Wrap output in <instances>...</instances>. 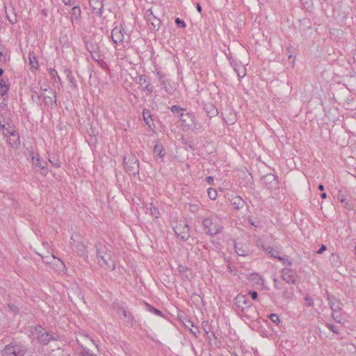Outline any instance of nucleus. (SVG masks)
Here are the masks:
<instances>
[{"label": "nucleus", "instance_id": "1", "mask_svg": "<svg viewBox=\"0 0 356 356\" xmlns=\"http://www.w3.org/2000/svg\"><path fill=\"white\" fill-rule=\"evenodd\" d=\"M96 252L97 262L101 267L110 270H115V260L111 245L99 243L96 244Z\"/></svg>", "mask_w": 356, "mask_h": 356}, {"label": "nucleus", "instance_id": "2", "mask_svg": "<svg viewBox=\"0 0 356 356\" xmlns=\"http://www.w3.org/2000/svg\"><path fill=\"white\" fill-rule=\"evenodd\" d=\"M202 225L206 234L209 235H216L219 233L222 227L214 221L213 219L208 218L202 221Z\"/></svg>", "mask_w": 356, "mask_h": 356}, {"label": "nucleus", "instance_id": "3", "mask_svg": "<svg viewBox=\"0 0 356 356\" xmlns=\"http://www.w3.org/2000/svg\"><path fill=\"white\" fill-rule=\"evenodd\" d=\"M38 97L42 98L44 104L47 106L52 105L56 102V93L49 87L41 88Z\"/></svg>", "mask_w": 356, "mask_h": 356}, {"label": "nucleus", "instance_id": "4", "mask_svg": "<svg viewBox=\"0 0 356 356\" xmlns=\"http://www.w3.org/2000/svg\"><path fill=\"white\" fill-rule=\"evenodd\" d=\"M36 332L39 341L44 345H47L51 340H57L58 339L57 334L47 332L44 328L40 326L36 328Z\"/></svg>", "mask_w": 356, "mask_h": 356}, {"label": "nucleus", "instance_id": "5", "mask_svg": "<svg viewBox=\"0 0 356 356\" xmlns=\"http://www.w3.org/2000/svg\"><path fill=\"white\" fill-rule=\"evenodd\" d=\"M124 164L127 171L135 174L138 172L139 163L138 160L134 156L129 155L124 156Z\"/></svg>", "mask_w": 356, "mask_h": 356}, {"label": "nucleus", "instance_id": "6", "mask_svg": "<svg viewBox=\"0 0 356 356\" xmlns=\"http://www.w3.org/2000/svg\"><path fill=\"white\" fill-rule=\"evenodd\" d=\"M25 351L19 345H8L3 350L4 356H24Z\"/></svg>", "mask_w": 356, "mask_h": 356}, {"label": "nucleus", "instance_id": "7", "mask_svg": "<svg viewBox=\"0 0 356 356\" xmlns=\"http://www.w3.org/2000/svg\"><path fill=\"white\" fill-rule=\"evenodd\" d=\"M327 300L329 302L330 307L332 311V318L337 322H340L339 320H337V318L334 317V313H338L341 307L342 303L341 301L335 298L334 296L328 294L327 295Z\"/></svg>", "mask_w": 356, "mask_h": 356}, {"label": "nucleus", "instance_id": "8", "mask_svg": "<svg viewBox=\"0 0 356 356\" xmlns=\"http://www.w3.org/2000/svg\"><path fill=\"white\" fill-rule=\"evenodd\" d=\"M179 117L183 127L192 129L195 128V125L194 123L195 118L191 113H180Z\"/></svg>", "mask_w": 356, "mask_h": 356}, {"label": "nucleus", "instance_id": "9", "mask_svg": "<svg viewBox=\"0 0 356 356\" xmlns=\"http://www.w3.org/2000/svg\"><path fill=\"white\" fill-rule=\"evenodd\" d=\"M124 32L122 26H115L111 31V38L115 44L121 43L124 40Z\"/></svg>", "mask_w": 356, "mask_h": 356}, {"label": "nucleus", "instance_id": "10", "mask_svg": "<svg viewBox=\"0 0 356 356\" xmlns=\"http://www.w3.org/2000/svg\"><path fill=\"white\" fill-rule=\"evenodd\" d=\"M282 278L289 284H295L297 282V275L296 271L290 268H284L282 270Z\"/></svg>", "mask_w": 356, "mask_h": 356}, {"label": "nucleus", "instance_id": "11", "mask_svg": "<svg viewBox=\"0 0 356 356\" xmlns=\"http://www.w3.org/2000/svg\"><path fill=\"white\" fill-rule=\"evenodd\" d=\"M262 184L270 190L276 188L278 184L277 177L273 174H268L263 177Z\"/></svg>", "mask_w": 356, "mask_h": 356}, {"label": "nucleus", "instance_id": "12", "mask_svg": "<svg viewBox=\"0 0 356 356\" xmlns=\"http://www.w3.org/2000/svg\"><path fill=\"white\" fill-rule=\"evenodd\" d=\"M89 4L94 13L99 17L102 15V10L104 8L102 0H90Z\"/></svg>", "mask_w": 356, "mask_h": 356}, {"label": "nucleus", "instance_id": "13", "mask_svg": "<svg viewBox=\"0 0 356 356\" xmlns=\"http://www.w3.org/2000/svg\"><path fill=\"white\" fill-rule=\"evenodd\" d=\"M146 18L148 21L151 22L152 26L154 29L158 30L160 27L161 20L153 15L151 9H148L145 13Z\"/></svg>", "mask_w": 356, "mask_h": 356}, {"label": "nucleus", "instance_id": "14", "mask_svg": "<svg viewBox=\"0 0 356 356\" xmlns=\"http://www.w3.org/2000/svg\"><path fill=\"white\" fill-rule=\"evenodd\" d=\"M174 231L177 236L183 241H186L189 236L188 228L186 225H184L183 227L181 225L177 226L174 228Z\"/></svg>", "mask_w": 356, "mask_h": 356}, {"label": "nucleus", "instance_id": "15", "mask_svg": "<svg viewBox=\"0 0 356 356\" xmlns=\"http://www.w3.org/2000/svg\"><path fill=\"white\" fill-rule=\"evenodd\" d=\"M10 135L8 137V143L10 145L15 149L18 148L20 145L19 135V134L15 131L12 132H9Z\"/></svg>", "mask_w": 356, "mask_h": 356}, {"label": "nucleus", "instance_id": "16", "mask_svg": "<svg viewBox=\"0 0 356 356\" xmlns=\"http://www.w3.org/2000/svg\"><path fill=\"white\" fill-rule=\"evenodd\" d=\"M204 109L209 118L215 117L218 115V111L215 105L211 102L204 104Z\"/></svg>", "mask_w": 356, "mask_h": 356}, {"label": "nucleus", "instance_id": "17", "mask_svg": "<svg viewBox=\"0 0 356 356\" xmlns=\"http://www.w3.org/2000/svg\"><path fill=\"white\" fill-rule=\"evenodd\" d=\"M5 10L6 18L10 22V23L11 24H16L17 22V17L16 13L14 10V8H8L6 6H5Z\"/></svg>", "mask_w": 356, "mask_h": 356}, {"label": "nucleus", "instance_id": "18", "mask_svg": "<svg viewBox=\"0 0 356 356\" xmlns=\"http://www.w3.org/2000/svg\"><path fill=\"white\" fill-rule=\"evenodd\" d=\"M31 156L32 159V163L35 167H38L40 168L42 170H43L44 173L47 172V168L42 165V160L40 156H37L34 155V153L33 152H31Z\"/></svg>", "mask_w": 356, "mask_h": 356}, {"label": "nucleus", "instance_id": "19", "mask_svg": "<svg viewBox=\"0 0 356 356\" xmlns=\"http://www.w3.org/2000/svg\"><path fill=\"white\" fill-rule=\"evenodd\" d=\"M88 51L90 53L92 59L97 62L99 65L102 67H104V65H106V63L102 58V55L97 51H95L94 49H90V47H88Z\"/></svg>", "mask_w": 356, "mask_h": 356}, {"label": "nucleus", "instance_id": "20", "mask_svg": "<svg viewBox=\"0 0 356 356\" xmlns=\"http://www.w3.org/2000/svg\"><path fill=\"white\" fill-rule=\"evenodd\" d=\"M262 248L270 257L276 258V259H279L280 261L284 260L283 257L280 256V252L276 250H274L272 247H270V246L265 247L264 245H262Z\"/></svg>", "mask_w": 356, "mask_h": 356}, {"label": "nucleus", "instance_id": "21", "mask_svg": "<svg viewBox=\"0 0 356 356\" xmlns=\"http://www.w3.org/2000/svg\"><path fill=\"white\" fill-rule=\"evenodd\" d=\"M231 204L236 210L243 208L245 204V201L239 196L234 197L231 200Z\"/></svg>", "mask_w": 356, "mask_h": 356}, {"label": "nucleus", "instance_id": "22", "mask_svg": "<svg viewBox=\"0 0 356 356\" xmlns=\"http://www.w3.org/2000/svg\"><path fill=\"white\" fill-rule=\"evenodd\" d=\"M153 153L155 157L159 158L163 160L164 156L163 145L157 142L153 148Z\"/></svg>", "mask_w": 356, "mask_h": 356}, {"label": "nucleus", "instance_id": "23", "mask_svg": "<svg viewBox=\"0 0 356 356\" xmlns=\"http://www.w3.org/2000/svg\"><path fill=\"white\" fill-rule=\"evenodd\" d=\"M184 324L186 327L189 329L192 334H193L196 337H197V334L200 332L198 327L194 325L193 322L190 319H186Z\"/></svg>", "mask_w": 356, "mask_h": 356}, {"label": "nucleus", "instance_id": "24", "mask_svg": "<svg viewBox=\"0 0 356 356\" xmlns=\"http://www.w3.org/2000/svg\"><path fill=\"white\" fill-rule=\"evenodd\" d=\"M81 8L79 6H74L70 12L71 22L73 24L74 21H77L81 16Z\"/></svg>", "mask_w": 356, "mask_h": 356}, {"label": "nucleus", "instance_id": "25", "mask_svg": "<svg viewBox=\"0 0 356 356\" xmlns=\"http://www.w3.org/2000/svg\"><path fill=\"white\" fill-rule=\"evenodd\" d=\"M330 261L333 267H339L341 266L342 261L340 257L335 254H332L330 256Z\"/></svg>", "mask_w": 356, "mask_h": 356}, {"label": "nucleus", "instance_id": "26", "mask_svg": "<svg viewBox=\"0 0 356 356\" xmlns=\"http://www.w3.org/2000/svg\"><path fill=\"white\" fill-rule=\"evenodd\" d=\"M143 120L147 125L151 127V122H153L149 110L144 108L143 111Z\"/></svg>", "mask_w": 356, "mask_h": 356}, {"label": "nucleus", "instance_id": "27", "mask_svg": "<svg viewBox=\"0 0 356 356\" xmlns=\"http://www.w3.org/2000/svg\"><path fill=\"white\" fill-rule=\"evenodd\" d=\"M159 81L161 82V86L163 87V88L168 93H169V94L173 93L174 88L170 84L166 83L165 80L163 79V76L161 75L159 76Z\"/></svg>", "mask_w": 356, "mask_h": 356}, {"label": "nucleus", "instance_id": "28", "mask_svg": "<svg viewBox=\"0 0 356 356\" xmlns=\"http://www.w3.org/2000/svg\"><path fill=\"white\" fill-rule=\"evenodd\" d=\"M64 73L66 75L67 79H68V81L71 83L72 86L73 88H76V81H75L74 77L72 75V73L71 70H70L67 68H65L64 70Z\"/></svg>", "mask_w": 356, "mask_h": 356}, {"label": "nucleus", "instance_id": "29", "mask_svg": "<svg viewBox=\"0 0 356 356\" xmlns=\"http://www.w3.org/2000/svg\"><path fill=\"white\" fill-rule=\"evenodd\" d=\"M337 199L341 202L344 204V207L348 209H351V204L350 202L346 200L345 195L339 191L337 195Z\"/></svg>", "mask_w": 356, "mask_h": 356}, {"label": "nucleus", "instance_id": "30", "mask_svg": "<svg viewBox=\"0 0 356 356\" xmlns=\"http://www.w3.org/2000/svg\"><path fill=\"white\" fill-rule=\"evenodd\" d=\"M234 70L239 78H243L246 74V70L245 67L241 64H238V67H234Z\"/></svg>", "mask_w": 356, "mask_h": 356}, {"label": "nucleus", "instance_id": "31", "mask_svg": "<svg viewBox=\"0 0 356 356\" xmlns=\"http://www.w3.org/2000/svg\"><path fill=\"white\" fill-rule=\"evenodd\" d=\"M77 252L80 255H85L87 253L86 246L82 242H77L75 245Z\"/></svg>", "mask_w": 356, "mask_h": 356}, {"label": "nucleus", "instance_id": "32", "mask_svg": "<svg viewBox=\"0 0 356 356\" xmlns=\"http://www.w3.org/2000/svg\"><path fill=\"white\" fill-rule=\"evenodd\" d=\"M77 341V343H79V345L82 348V350L81 352V356H96V355H94L90 350V349H88V348L86 347H84L82 343H80L79 340L77 339H76Z\"/></svg>", "mask_w": 356, "mask_h": 356}, {"label": "nucleus", "instance_id": "33", "mask_svg": "<svg viewBox=\"0 0 356 356\" xmlns=\"http://www.w3.org/2000/svg\"><path fill=\"white\" fill-rule=\"evenodd\" d=\"M29 64L33 68L38 69V62L37 57L34 55L29 54Z\"/></svg>", "mask_w": 356, "mask_h": 356}, {"label": "nucleus", "instance_id": "34", "mask_svg": "<svg viewBox=\"0 0 356 356\" xmlns=\"http://www.w3.org/2000/svg\"><path fill=\"white\" fill-rule=\"evenodd\" d=\"M49 73L50 76H51V77H52L55 81H56V79H57V81H59V82H60V81H61V79H60V76H58L57 71H56L55 69H54V68H49Z\"/></svg>", "mask_w": 356, "mask_h": 356}, {"label": "nucleus", "instance_id": "35", "mask_svg": "<svg viewBox=\"0 0 356 356\" xmlns=\"http://www.w3.org/2000/svg\"><path fill=\"white\" fill-rule=\"evenodd\" d=\"M49 161L56 168H60L61 165V162L56 156L49 157Z\"/></svg>", "mask_w": 356, "mask_h": 356}, {"label": "nucleus", "instance_id": "36", "mask_svg": "<svg viewBox=\"0 0 356 356\" xmlns=\"http://www.w3.org/2000/svg\"><path fill=\"white\" fill-rule=\"evenodd\" d=\"M150 213L151 215L156 218H158L160 216V212L157 207H154L152 204H150Z\"/></svg>", "mask_w": 356, "mask_h": 356}, {"label": "nucleus", "instance_id": "37", "mask_svg": "<svg viewBox=\"0 0 356 356\" xmlns=\"http://www.w3.org/2000/svg\"><path fill=\"white\" fill-rule=\"evenodd\" d=\"M146 306H147L148 311H149L150 312H152L157 316H162V312L160 310L154 308V307H152V305H150L147 303H146Z\"/></svg>", "mask_w": 356, "mask_h": 356}, {"label": "nucleus", "instance_id": "38", "mask_svg": "<svg viewBox=\"0 0 356 356\" xmlns=\"http://www.w3.org/2000/svg\"><path fill=\"white\" fill-rule=\"evenodd\" d=\"M235 301H236V304L238 306H240V303H241V302L244 303L245 305L248 304L246 298H245L244 296H242V295L237 296L235 298Z\"/></svg>", "mask_w": 356, "mask_h": 356}, {"label": "nucleus", "instance_id": "39", "mask_svg": "<svg viewBox=\"0 0 356 356\" xmlns=\"http://www.w3.org/2000/svg\"><path fill=\"white\" fill-rule=\"evenodd\" d=\"M207 193H208V196L211 200H214L216 198L217 192L215 189L210 188L208 189Z\"/></svg>", "mask_w": 356, "mask_h": 356}, {"label": "nucleus", "instance_id": "40", "mask_svg": "<svg viewBox=\"0 0 356 356\" xmlns=\"http://www.w3.org/2000/svg\"><path fill=\"white\" fill-rule=\"evenodd\" d=\"M9 89V86L6 83H3V85L0 86V95L3 96Z\"/></svg>", "mask_w": 356, "mask_h": 356}, {"label": "nucleus", "instance_id": "41", "mask_svg": "<svg viewBox=\"0 0 356 356\" xmlns=\"http://www.w3.org/2000/svg\"><path fill=\"white\" fill-rule=\"evenodd\" d=\"M268 317L275 324L277 325L280 323V318L277 314H271Z\"/></svg>", "mask_w": 356, "mask_h": 356}, {"label": "nucleus", "instance_id": "42", "mask_svg": "<svg viewBox=\"0 0 356 356\" xmlns=\"http://www.w3.org/2000/svg\"><path fill=\"white\" fill-rule=\"evenodd\" d=\"M170 110L173 113H179L181 111H184V108L179 106L175 105L170 108Z\"/></svg>", "mask_w": 356, "mask_h": 356}, {"label": "nucleus", "instance_id": "43", "mask_svg": "<svg viewBox=\"0 0 356 356\" xmlns=\"http://www.w3.org/2000/svg\"><path fill=\"white\" fill-rule=\"evenodd\" d=\"M175 24L178 27H181V28H184L186 26V23L182 19H181L179 18L175 19Z\"/></svg>", "mask_w": 356, "mask_h": 356}, {"label": "nucleus", "instance_id": "44", "mask_svg": "<svg viewBox=\"0 0 356 356\" xmlns=\"http://www.w3.org/2000/svg\"><path fill=\"white\" fill-rule=\"evenodd\" d=\"M227 57H228L229 63L233 67V68L238 67V63L236 62V60L234 58H233L230 56H227Z\"/></svg>", "mask_w": 356, "mask_h": 356}, {"label": "nucleus", "instance_id": "45", "mask_svg": "<svg viewBox=\"0 0 356 356\" xmlns=\"http://www.w3.org/2000/svg\"><path fill=\"white\" fill-rule=\"evenodd\" d=\"M305 301L306 302L307 307H312L314 304L313 300L309 296H306L304 298Z\"/></svg>", "mask_w": 356, "mask_h": 356}, {"label": "nucleus", "instance_id": "46", "mask_svg": "<svg viewBox=\"0 0 356 356\" xmlns=\"http://www.w3.org/2000/svg\"><path fill=\"white\" fill-rule=\"evenodd\" d=\"M326 327H328L330 330H332L334 333H338L339 330L337 327L332 324L327 323Z\"/></svg>", "mask_w": 356, "mask_h": 356}, {"label": "nucleus", "instance_id": "47", "mask_svg": "<svg viewBox=\"0 0 356 356\" xmlns=\"http://www.w3.org/2000/svg\"><path fill=\"white\" fill-rule=\"evenodd\" d=\"M260 278L259 275L257 273H252L249 276V280L252 281L259 280Z\"/></svg>", "mask_w": 356, "mask_h": 356}, {"label": "nucleus", "instance_id": "48", "mask_svg": "<svg viewBox=\"0 0 356 356\" xmlns=\"http://www.w3.org/2000/svg\"><path fill=\"white\" fill-rule=\"evenodd\" d=\"M273 282H274L275 288H276L277 289H281L282 288V283L280 282L277 278L273 279Z\"/></svg>", "mask_w": 356, "mask_h": 356}, {"label": "nucleus", "instance_id": "49", "mask_svg": "<svg viewBox=\"0 0 356 356\" xmlns=\"http://www.w3.org/2000/svg\"><path fill=\"white\" fill-rule=\"evenodd\" d=\"M77 236L76 235H72L70 237V244L72 247L74 246V245L77 242H79L76 239Z\"/></svg>", "mask_w": 356, "mask_h": 356}, {"label": "nucleus", "instance_id": "50", "mask_svg": "<svg viewBox=\"0 0 356 356\" xmlns=\"http://www.w3.org/2000/svg\"><path fill=\"white\" fill-rule=\"evenodd\" d=\"M145 90L147 92V94L149 95L153 92L154 87L151 84L147 83L145 87Z\"/></svg>", "mask_w": 356, "mask_h": 356}, {"label": "nucleus", "instance_id": "51", "mask_svg": "<svg viewBox=\"0 0 356 356\" xmlns=\"http://www.w3.org/2000/svg\"><path fill=\"white\" fill-rule=\"evenodd\" d=\"M249 295L251 296V298L253 299V300H256L257 298V296H258V293L257 291H250L248 292Z\"/></svg>", "mask_w": 356, "mask_h": 356}, {"label": "nucleus", "instance_id": "52", "mask_svg": "<svg viewBox=\"0 0 356 356\" xmlns=\"http://www.w3.org/2000/svg\"><path fill=\"white\" fill-rule=\"evenodd\" d=\"M146 82H147L146 76L145 75L140 76V77H139L140 84L143 85V84L146 83Z\"/></svg>", "mask_w": 356, "mask_h": 356}, {"label": "nucleus", "instance_id": "53", "mask_svg": "<svg viewBox=\"0 0 356 356\" xmlns=\"http://www.w3.org/2000/svg\"><path fill=\"white\" fill-rule=\"evenodd\" d=\"M3 131V134L8 137L9 135H10V133L9 132H12V131H15V129H9L8 128H6L5 129L2 130Z\"/></svg>", "mask_w": 356, "mask_h": 356}, {"label": "nucleus", "instance_id": "54", "mask_svg": "<svg viewBox=\"0 0 356 356\" xmlns=\"http://www.w3.org/2000/svg\"><path fill=\"white\" fill-rule=\"evenodd\" d=\"M235 248H236V252L237 253L238 255H239V256H245V255L244 250L237 248L236 246H235Z\"/></svg>", "mask_w": 356, "mask_h": 356}, {"label": "nucleus", "instance_id": "55", "mask_svg": "<svg viewBox=\"0 0 356 356\" xmlns=\"http://www.w3.org/2000/svg\"><path fill=\"white\" fill-rule=\"evenodd\" d=\"M208 326H209V325H208V322L204 321V322L202 323V327H203V329H204V332H205V333H206L207 334H209V330H207V327H208Z\"/></svg>", "mask_w": 356, "mask_h": 356}, {"label": "nucleus", "instance_id": "56", "mask_svg": "<svg viewBox=\"0 0 356 356\" xmlns=\"http://www.w3.org/2000/svg\"><path fill=\"white\" fill-rule=\"evenodd\" d=\"M63 3L66 6H72L74 3V0H62Z\"/></svg>", "mask_w": 356, "mask_h": 356}, {"label": "nucleus", "instance_id": "57", "mask_svg": "<svg viewBox=\"0 0 356 356\" xmlns=\"http://www.w3.org/2000/svg\"><path fill=\"white\" fill-rule=\"evenodd\" d=\"M186 270H187V268H186V267H185V266H181V265H180V266H179V271L180 273H182V277H184V272Z\"/></svg>", "mask_w": 356, "mask_h": 356}, {"label": "nucleus", "instance_id": "58", "mask_svg": "<svg viewBox=\"0 0 356 356\" xmlns=\"http://www.w3.org/2000/svg\"><path fill=\"white\" fill-rule=\"evenodd\" d=\"M326 246L325 245H322L321 246V248H319V250L317 251V253L318 254H322L325 250H326Z\"/></svg>", "mask_w": 356, "mask_h": 356}, {"label": "nucleus", "instance_id": "59", "mask_svg": "<svg viewBox=\"0 0 356 356\" xmlns=\"http://www.w3.org/2000/svg\"><path fill=\"white\" fill-rule=\"evenodd\" d=\"M88 47H90V49H94L95 51H97L99 49L96 44H92L88 45V47H87L88 49Z\"/></svg>", "mask_w": 356, "mask_h": 356}, {"label": "nucleus", "instance_id": "60", "mask_svg": "<svg viewBox=\"0 0 356 356\" xmlns=\"http://www.w3.org/2000/svg\"><path fill=\"white\" fill-rule=\"evenodd\" d=\"M123 315L124 316L125 318H127L128 319H131V318H130L131 314H128L124 309L123 310Z\"/></svg>", "mask_w": 356, "mask_h": 356}, {"label": "nucleus", "instance_id": "61", "mask_svg": "<svg viewBox=\"0 0 356 356\" xmlns=\"http://www.w3.org/2000/svg\"><path fill=\"white\" fill-rule=\"evenodd\" d=\"M291 295H292L291 293H288L286 292L283 293V296L286 298H290Z\"/></svg>", "mask_w": 356, "mask_h": 356}, {"label": "nucleus", "instance_id": "62", "mask_svg": "<svg viewBox=\"0 0 356 356\" xmlns=\"http://www.w3.org/2000/svg\"><path fill=\"white\" fill-rule=\"evenodd\" d=\"M196 8H197V11H198L199 13H201V11H202V8H201V6L200 5V3H197V6H196Z\"/></svg>", "mask_w": 356, "mask_h": 356}, {"label": "nucleus", "instance_id": "63", "mask_svg": "<svg viewBox=\"0 0 356 356\" xmlns=\"http://www.w3.org/2000/svg\"><path fill=\"white\" fill-rule=\"evenodd\" d=\"M206 180L208 183H210L211 181H213V178L211 177H207Z\"/></svg>", "mask_w": 356, "mask_h": 356}, {"label": "nucleus", "instance_id": "64", "mask_svg": "<svg viewBox=\"0 0 356 356\" xmlns=\"http://www.w3.org/2000/svg\"><path fill=\"white\" fill-rule=\"evenodd\" d=\"M318 188L320 190V191H323L324 190V186L323 184H320L318 187Z\"/></svg>", "mask_w": 356, "mask_h": 356}]
</instances>
